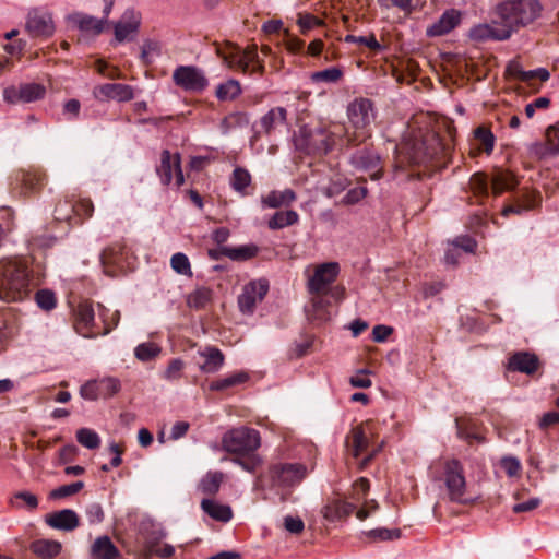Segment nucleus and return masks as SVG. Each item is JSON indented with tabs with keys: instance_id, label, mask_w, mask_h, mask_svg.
Instances as JSON below:
<instances>
[{
	"instance_id": "38",
	"label": "nucleus",
	"mask_w": 559,
	"mask_h": 559,
	"mask_svg": "<svg viewBox=\"0 0 559 559\" xmlns=\"http://www.w3.org/2000/svg\"><path fill=\"white\" fill-rule=\"evenodd\" d=\"M251 181L250 173L242 167H236L229 179L231 188L242 197L250 194L248 188L251 186Z\"/></svg>"
},
{
	"instance_id": "25",
	"label": "nucleus",
	"mask_w": 559,
	"mask_h": 559,
	"mask_svg": "<svg viewBox=\"0 0 559 559\" xmlns=\"http://www.w3.org/2000/svg\"><path fill=\"white\" fill-rule=\"evenodd\" d=\"M461 22V13L454 9L447 10L436 22L427 27L428 37H438L450 33Z\"/></svg>"
},
{
	"instance_id": "6",
	"label": "nucleus",
	"mask_w": 559,
	"mask_h": 559,
	"mask_svg": "<svg viewBox=\"0 0 559 559\" xmlns=\"http://www.w3.org/2000/svg\"><path fill=\"white\" fill-rule=\"evenodd\" d=\"M471 189L474 195L483 202L491 193L495 197L515 189L519 185L516 177L509 170L497 168L491 174L490 183L485 174L476 173L471 177Z\"/></svg>"
},
{
	"instance_id": "32",
	"label": "nucleus",
	"mask_w": 559,
	"mask_h": 559,
	"mask_svg": "<svg viewBox=\"0 0 559 559\" xmlns=\"http://www.w3.org/2000/svg\"><path fill=\"white\" fill-rule=\"evenodd\" d=\"M180 167V156L178 153L173 155L168 150L160 154V164L156 167V173L162 185L168 186L173 180V170Z\"/></svg>"
},
{
	"instance_id": "29",
	"label": "nucleus",
	"mask_w": 559,
	"mask_h": 559,
	"mask_svg": "<svg viewBox=\"0 0 559 559\" xmlns=\"http://www.w3.org/2000/svg\"><path fill=\"white\" fill-rule=\"evenodd\" d=\"M46 523L52 528L71 532L80 525V519L75 511L63 509L50 513L46 519Z\"/></svg>"
},
{
	"instance_id": "3",
	"label": "nucleus",
	"mask_w": 559,
	"mask_h": 559,
	"mask_svg": "<svg viewBox=\"0 0 559 559\" xmlns=\"http://www.w3.org/2000/svg\"><path fill=\"white\" fill-rule=\"evenodd\" d=\"M32 293L29 261L15 257L0 260V299L22 301Z\"/></svg>"
},
{
	"instance_id": "36",
	"label": "nucleus",
	"mask_w": 559,
	"mask_h": 559,
	"mask_svg": "<svg viewBox=\"0 0 559 559\" xmlns=\"http://www.w3.org/2000/svg\"><path fill=\"white\" fill-rule=\"evenodd\" d=\"M33 554L41 559H53L61 551V544L52 539H36L29 545Z\"/></svg>"
},
{
	"instance_id": "30",
	"label": "nucleus",
	"mask_w": 559,
	"mask_h": 559,
	"mask_svg": "<svg viewBox=\"0 0 559 559\" xmlns=\"http://www.w3.org/2000/svg\"><path fill=\"white\" fill-rule=\"evenodd\" d=\"M311 305L306 308L307 318L312 323L321 324L329 320L330 301L326 294H310Z\"/></svg>"
},
{
	"instance_id": "28",
	"label": "nucleus",
	"mask_w": 559,
	"mask_h": 559,
	"mask_svg": "<svg viewBox=\"0 0 559 559\" xmlns=\"http://www.w3.org/2000/svg\"><path fill=\"white\" fill-rule=\"evenodd\" d=\"M287 120V110L284 107H274L270 109L259 121V130L255 131L254 138L264 133L271 135L276 128L284 126Z\"/></svg>"
},
{
	"instance_id": "31",
	"label": "nucleus",
	"mask_w": 559,
	"mask_h": 559,
	"mask_svg": "<svg viewBox=\"0 0 559 559\" xmlns=\"http://www.w3.org/2000/svg\"><path fill=\"white\" fill-rule=\"evenodd\" d=\"M495 135L492 132L480 126L474 130V139L471 143V152L469 154L473 157H476L480 153H486L487 155L491 154L495 146Z\"/></svg>"
},
{
	"instance_id": "61",
	"label": "nucleus",
	"mask_w": 559,
	"mask_h": 559,
	"mask_svg": "<svg viewBox=\"0 0 559 559\" xmlns=\"http://www.w3.org/2000/svg\"><path fill=\"white\" fill-rule=\"evenodd\" d=\"M183 361L179 358H174L169 361L168 367L164 373V378L166 380H176L181 376V371L183 369Z\"/></svg>"
},
{
	"instance_id": "7",
	"label": "nucleus",
	"mask_w": 559,
	"mask_h": 559,
	"mask_svg": "<svg viewBox=\"0 0 559 559\" xmlns=\"http://www.w3.org/2000/svg\"><path fill=\"white\" fill-rule=\"evenodd\" d=\"M217 55L228 68L239 70L242 73H258L263 75L264 62L260 59L257 45L241 49L238 46L228 45L225 48H217Z\"/></svg>"
},
{
	"instance_id": "40",
	"label": "nucleus",
	"mask_w": 559,
	"mask_h": 559,
	"mask_svg": "<svg viewBox=\"0 0 559 559\" xmlns=\"http://www.w3.org/2000/svg\"><path fill=\"white\" fill-rule=\"evenodd\" d=\"M296 200V194L292 189L284 191H272L269 195L262 198V203L271 209H277L283 205H289Z\"/></svg>"
},
{
	"instance_id": "59",
	"label": "nucleus",
	"mask_w": 559,
	"mask_h": 559,
	"mask_svg": "<svg viewBox=\"0 0 559 559\" xmlns=\"http://www.w3.org/2000/svg\"><path fill=\"white\" fill-rule=\"evenodd\" d=\"M85 514L90 524H97L103 522L104 520V510L100 503L98 502H92L87 504L85 509Z\"/></svg>"
},
{
	"instance_id": "54",
	"label": "nucleus",
	"mask_w": 559,
	"mask_h": 559,
	"mask_svg": "<svg viewBox=\"0 0 559 559\" xmlns=\"http://www.w3.org/2000/svg\"><path fill=\"white\" fill-rule=\"evenodd\" d=\"M84 488V483L79 480L69 485H62L49 493L50 499H63L78 493Z\"/></svg>"
},
{
	"instance_id": "12",
	"label": "nucleus",
	"mask_w": 559,
	"mask_h": 559,
	"mask_svg": "<svg viewBox=\"0 0 559 559\" xmlns=\"http://www.w3.org/2000/svg\"><path fill=\"white\" fill-rule=\"evenodd\" d=\"M347 116L357 132L350 135L355 139V143H365L366 139L370 136L368 127L376 119L372 102L368 98H357L352 102L347 108Z\"/></svg>"
},
{
	"instance_id": "56",
	"label": "nucleus",
	"mask_w": 559,
	"mask_h": 559,
	"mask_svg": "<svg viewBox=\"0 0 559 559\" xmlns=\"http://www.w3.org/2000/svg\"><path fill=\"white\" fill-rule=\"evenodd\" d=\"M35 300L37 306L46 311H50L57 306V299L55 294L48 289L38 290L35 294Z\"/></svg>"
},
{
	"instance_id": "15",
	"label": "nucleus",
	"mask_w": 559,
	"mask_h": 559,
	"mask_svg": "<svg viewBox=\"0 0 559 559\" xmlns=\"http://www.w3.org/2000/svg\"><path fill=\"white\" fill-rule=\"evenodd\" d=\"M173 81L183 91L191 93H201L209 85L203 71L194 66L177 67L173 72Z\"/></svg>"
},
{
	"instance_id": "51",
	"label": "nucleus",
	"mask_w": 559,
	"mask_h": 559,
	"mask_svg": "<svg viewBox=\"0 0 559 559\" xmlns=\"http://www.w3.org/2000/svg\"><path fill=\"white\" fill-rule=\"evenodd\" d=\"M98 393L103 399H109L117 394L121 389L119 379L114 377H106L97 380Z\"/></svg>"
},
{
	"instance_id": "62",
	"label": "nucleus",
	"mask_w": 559,
	"mask_h": 559,
	"mask_svg": "<svg viewBox=\"0 0 559 559\" xmlns=\"http://www.w3.org/2000/svg\"><path fill=\"white\" fill-rule=\"evenodd\" d=\"M80 394L85 400L95 401L99 399L97 380L88 381L83 384L80 389Z\"/></svg>"
},
{
	"instance_id": "55",
	"label": "nucleus",
	"mask_w": 559,
	"mask_h": 559,
	"mask_svg": "<svg viewBox=\"0 0 559 559\" xmlns=\"http://www.w3.org/2000/svg\"><path fill=\"white\" fill-rule=\"evenodd\" d=\"M171 269L180 275H191V265L185 253L177 252L170 259Z\"/></svg>"
},
{
	"instance_id": "43",
	"label": "nucleus",
	"mask_w": 559,
	"mask_h": 559,
	"mask_svg": "<svg viewBox=\"0 0 559 559\" xmlns=\"http://www.w3.org/2000/svg\"><path fill=\"white\" fill-rule=\"evenodd\" d=\"M249 380V374L245 371H239L233 374H229L223 379L215 380L211 382L210 390L211 391H225L229 388L242 384Z\"/></svg>"
},
{
	"instance_id": "23",
	"label": "nucleus",
	"mask_w": 559,
	"mask_h": 559,
	"mask_svg": "<svg viewBox=\"0 0 559 559\" xmlns=\"http://www.w3.org/2000/svg\"><path fill=\"white\" fill-rule=\"evenodd\" d=\"M469 38L476 41H504L509 39L501 25L493 23V16L490 23H483L472 27L469 29Z\"/></svg>"
},
{
	"instance_id": "45",
	"label": "nucleus",
	"mask_w": 559,
	"mask_h": 559,
	"mask_svg": "<svg viewBox=\"0 0 559 559\" xmlns=\"http://www.w3.org/2000/svg\"><path fill=\"white\" fill-rule=\"evenodd\" d=\"M212 301V290L206 287L197 288L187 299L190 308L195 310L205 309Z\"/></svg>"
},
{
	"instance_id": "14",
	"label": "nucleus",
	"mask_w": 559,
	"mask_h": 559,
	"mask_svg": "<svg viewBox=\"0 0 559 559\" xmlns=\"http://www.w3.org/2000/svg\"><path fill=\"white\" fill-rule=\"evenodd\" d=\"M338 274L340 265L337 262H325L317 265L307 280L309 294H328V289L336 281Z\"/></svg>"
},
{
	"instance_id": "35",
	"label": "nucleus",
	"mask_w": 559,
	"mask_h": 559,
	"mask_svg": "<svg viewBox=\"0 0 559 559\" xmlns=\"http://www.w3.org/2000/svg\"><path fill=\"white\" fill-rule=\"evenodd\" d=\"M91 556L93 559H117L120 551L110 537L104 535L97 537L92 544Z\"/></svg>"
},
{
	"instance_id": "60",
	"label": "nucleus",
	"mask_w": 559,
	"mask_h": 559,
	"mask_svg": "<svg viewBox=\"0 0 559 559\" xmlns=\"http://www.w3.org/2000/svg\"><path fill=\"white\" fill-rule=\"evenodd\" d=\"M367 194L366 187H355L347 191V193L342 199L343 204L353 205L362 200Z\"/></svg>"
},
{
	"instance_id": "42",
	"label": "nucleus",
	"mask_w": 559,
	"mask_h": 559,
	"mask_svg": "<svg viewBox=\"0 0 559 559\" xmlns=\"http://www.w3.org/2000/svg\"><path fill=\"white\" fill-rule=\"evenodd\" d=\"M345 43L366 47L373 56L383 52L385 49V47L377 40L374 34H369L368 36L346 35Z\"/></svg>"
},
{
	"instance_id": "37",
	"label": "nucleus",
	"mask_w": 559,
	"mask_h": 559,
	"mask_svg": "<svg viewBox=\"0 0 559 559\" xmlns=\"http://www.w3.org/2000/svg\"><path fill=\"white\" fill-rule=\"evenodd\" d=\"M224 480V474L222 472H207L198 485V489L205 496H215L221 488Z\"/></svg>"
},
{
	"instance_id": "34",
	"label": "nucleus",
	"mask_w": 559,
	"mask_h": 559,
	"mask_svg": "<svg viewBox=\"0 0 559 559\" xmlns=\"http://www.w3.org/2000/svg\"><path fill=\"white\" fill-rule=\"evenodd\" d=\"M202 511L211 519L227 523L233 519V510L229 506L219 503L216 500L204 498L200 504Z\"/></svg>"
},
{
	"instance_id": "13",
	"label": "nucleus",
	"mask_w": 559,
	"mask_h": 559,
	"mask_svg": "<svg viewBox=\"0 0 559 559\" xmlns=\"http://www.w3.org/2000/svg\"><path fill=\"white\" fill-rule=\"evenodd\" d=\"M47 177L43 170H16L10 177L9 189L13 197L26 198L41 190Z\"/></svg>"
},
{
	"instance_id": "4",
	"label": "nucleus",
	"mask_w": 559,
	"mask_h": 559,
	"mask_svg": "<svg viewBox=\"0 0 559 559\" xmlns=\"http://www.w3.org/2000/svg\"><path fill=\"white\" fill-rule=\"evenodd\" d=\"M538 0H504L493 9V23L501 25L508 38L540 17Z\"/></svg>"
},
{
	"instance_id": "57",
	"label": "nucleus",
	"mask_w": 559,
	"mask_h": 559,
	"mask_svg": "<svg viewBox=\"0 0 559 559\" xmlns=\"http://www.w3.org/2000/svg\"><path fill=\"white\" fill-rule=\"evenodd\" d=\"M370 489V483L367 478L360 477L353 484L352 499L357 504L365 499Z\"/></svg>"
},
{
	"instance_id": "53",
	"label": "nucleus",
	"mask_w": 559,
	"mask_h": 559,
	"mask_svg": "<svg viewBox=\"0 0 559 559\" xmlns=\"http://www.w3.org/2000/svg\"><path fill=\"white\" fill-rule=\"evenodd\" d=\"M550 74L545 68H538L535 70L523 71L521 82L527 83L530 86L538 91L539 86L535 85V81L546 82Z\"/></svg>"
},
{
	"instance_id": "1",
	"label": "nucleus",
	"mask_w": 559,
	"mask_h": 559,
	"mask_svg": "<svg viewBox=\"0 0 559 559\" xmlns=\"http://www.w3.org/2000/svg\"><path fill=\"white\" fill-rule=\"evenodd\" d=\"M455 127L453 121L443 119L437 128L419 138L408 139L399 147L397 167H424V170L408 174L411 178L423 179L433 170L445 168L452 160L454 151Z\"/></svg>"
},
{
	"instance_id": "58",
	"label": "nucleus",
	"mask_w": 559,
	"mask_h": 559,
	"mask_svg": "<svg viewBox=\"0 0 559 559\" xmlns=\"http://www.w3.org/2000/svg\"><path fill=\"white\" fill-rule=\"evenodd\" d=\"M378 3L385 9L396 8L406 15L411 14L414 10L412 0H378Z\"/></svg>"
},
{
	"instance_id": "33",
	"label": "nucleus",
	"mask_w": 559,
	"mask_h": 559,
	"mask_svg": "<svg viewBox=\"0 0 559 559\" xmlns=\"http://www.w3.org/2000/svg\"><path fill=\"white\" fill-rule=\"evenodd\" d=\"M539 366V360L536 355L527 352H519L512 355L509 359V369L520 371L527 374L534 373Z\"/></svg>"
},
{
	"instance_id": "17",
	"label": "nucleus",
	"mask_w": 559,
	"mask_h": 559,
	"mask_svg": "<svg viewBox=\"0 0 559 559\" xmlns=\"http://www.w3.org/2000/svg\"><path fill=\"white\" fill-rule=\"evenodd\" d=\"M269 292V282L264 278L251 281L245 285L242 293L238 296V306L242 313L252 314L255 307L261 302Z\"/></svg>"
},
{
	"instance_id": "24",
	"label": "nucleus",
	"mask_w": 559,
	"mask_h": 559,
	"mask_svg": "<svg viewBox=\"0 0 559 559\" xmlns=\"http://www.w3.org/2000/svg\"><path fill=\"white\" fill-rule=\"evenodd\" d=\"M94 95L98 99H116L128 102L133 98V90L130 85L121 83H106L95 87Z\"/></svg>"
},
{
	"instance_id": "18",
	"label": "nucleus",
	"mask_w": 559,
	"mask_h": 559,
	"mask_svg": "<svg viewBox=\"0 0 559 559\" xmlns=\"http://www.w3.org/2000/svg\"><path fill=\"white\" fill-rule=\"evenodd\" d=\"M142 15L132 8L127 9L119 21L114 23V35L117 43L131 41L139 33Z\"/></svg>"
},
{
	"instance_id": "22",
	"label": "nucleus",
	"mask_w": 559,
	"mask_h": 559,
	"mask_svg": "<svg viewBox=\"0 0 559 559\" xmlns=\"http://www.w3.org/2000/svg\"><path fill=\"white\" fill-rule=\"evenodd\" d=\"M26 29L32 37H49L55 27L50 14L34 10L28 13Z\"/></svg>"
},
{
	"instance_id": "39",
	"label": "nucleus",
	"mask_w": 559,
	"mask_h": 559,
	"mask_svg": "<svg viewBox=\"0 0 559 559\" xmlns=\"http://www.w3.org/2000/svg\"><path fill=\"white\" fill-rule=\"evenodd\" d=\"M72 21L78 25V27L83 32H91L94 35H98L104 29V23L106 22L104 19L99 20L94 16L76 13L72 16Z\"/></svg>"
},
{
	"instance_id": "21",
	"label": "nucleus",
	"mask_w": 559,
	"mask_h": 559,
	"mask_svg": "<svg viewBox=\"0 0 559 559\" xmlns=\"http://www.w3.org/2000/svg\"><path fill=\"white\" fill-rule=\"evenodd\" d=\"M128 249L122 245H114L106 248L100 254V261L105 273L109 276H116L123 272L128 266Z\"/></svg>"
},
{
	"instance_id": "52",
	"label": "nucleus",
	"mask_w": 559,
	"mask_h": 559,
	"mask_svg": "<svg viewBox=\"0 0 559 559\" xmlns=\"http://www.w3.org/2000/svg\"><path fill=\"white\" fill-rule=\"evenodd\" d=\"M78 442L86 449L94 450L100 445L98 433L90 428H81L76 431Z\"/></svg>"
},
{
	"instance_id": "5",
	"label": "nucleus",
	"mask_w": 559,
	"mask_h": 559,
	"mask_svg": "<svg viewBox=\"0 0 559 559\" xmlns=\"http://www.w3.org/2000/svg\"><path fill=\"white\" fill-rule=\"evenodd\" d=\"M226 452L236 454L233 462L249 473H254L261 460L254 453L260 447V433L255 429L240 427L226 432L222 440Z\"/></svg>"
},
{
	"instance_id": "46",
	"label": "nucleus",
	"mask_w": 559,
	"mask_h": 559,
	"mask_svg": "<svg viewBox=\"0 0 559 559\" xmlns=\"http://www.w3.org/2000/svg\"><path fill=\"white\" fill-rule=\"evenodd\" d=\"M160 353L162 347L152 342L141 343L134 348L135 358L143 362L154 360Z\"/></svg>"
},
{
	"instance_id": "2",
	"label": "nucleus",
	"mask_w": 559,
	"mask_h": 559,
	"mask_svg": "<svg viewBox=\"0 0 559 559\" xmlns=\"http://www.w3.org/2000/svg\"><path fill=\"white\" fill-rule=\"evenodd\" d=\"M352 145H355V139L348 134L342 123L320 124L314 128L304 126L295 139L296 148L308 155L322 156L334 148Z\"/></svg>"
},
{
	"instance_id": "9",
	"label": "nucleus",
	"mask_w": 559,
	"mask_h": 559,
	"mask_svg": "<svg viewBox=\"0 0 559 559\" xmlns=\"http://www.w3.org/2000/svg\"><path fill=\"white\" fill-rule=\"evenodd\" d=\"M94 204L91 199H64L60 200L55 207L53 217L56 222L66 223L64 234L73 226L81 225L85 219L93 216Z\"/></svg>"
},
{
	"instance_id": "50",
	"label": "nucleus",
	"mask_w": 559,
	"mask_h": 559,
	"mask_svg": "<svg viewBox=\"0 0 559 559\" xmlns=\"http://www.w3.org/2000/svg\"><path fill=\"white\" fill-rule=\"evenodd\" d=\"M22 103H31L44 97L46 90L38 83H26L20 85Z\"/></svg>"
},
{
	"instance_id": "49",
	"label": "nucleus",
	"mask_w": 559,
	"mask_h": 559,
	"mask_svg": "<svg viewBox=\"0 0 559 559\" xmlns=\"http://www.w3.org/2000/svg\"><path fill=\"white\" fill-rule=\"evenodd\" d=\"M343 75L344 72L341 68L332 67L313 72L310 78L313 83H337L343 78Z\"/></svg>"
},
{
	"instance_id": "16",
	"label": "nucleus",
	"mask_w": 559,
	"mask_h": 559,
	"mask_svg": "<svg viewBox=\"0 0 559 559\" xmlns=\"http://www.w3.org/2000/svg\"><path fill=\"white\" fill-rule=\"evenodd\" d=\"M73 328L84 337H97L100 335V326L95 322V311L92 302L81 301L73 310Z\"/></svg>"
},
{
	"instance_id": "11",
	"label": "nucleus",
	"mask_w": 559,
	"mask_h": 559,
	"mask_svg": "<svg viewBox=\"0 0 559 559\" xmlns=\"http://www.w3.org/2000/svg\"><path fill=\"white\" fill-rule=\"evenodd\" d=\"M347 452L358 461V469L367 468L381 451V445L371 448L369 433L364 425L353 427L345 439Z\"/></svg>"
},
{
	"instance_id": "44",
	"label": "nucleus",
	"mask_w": 559,
	"mask_h": 559,
	"mask_svg": "<svg viewBox=\"0 0 559 559\" xmlns=\"http://www.w3.org/2000/svg\"><path fill=\"white\" fill-rule=\"evenodd\" d=\"M299 221V215L296 211H278L269 221L270 229H282L292 226Z\"/></svg>"
},
{
	"instance_id": "48",
	"label": "nucleus",
	"mask_w": 559,
	"mask_h": 559,
	"mask_svg": "<svg viewBox=\"0 0 559 559\" xmlns=\"http://www.w3.org/2000/svg\"><path fill=\"white\" fill-rule=\"evenodd\" d=\"M364 535L369 542L377 543L399 539L402 533L400 528L389 530L385 527H379L370 530L368 532H364Z\"/></svg>"
},
{
	"instance_id": "8",
	"label": "nucleus",
	"mask_w": 559,
	"mask_h": 559,
	"mask_svg": "<svg viewBox=\"0 0 559 559\" xmlns=\"http://www.w3.org/2000/svg\"><path fill=\"white\" fill-rule=\"evenodd\" d=\"M441 480L451 502L464 506L473 503L474 500L467 493L464 467L459 460L451 459L442 463Z\"/></svg>"
},
{
	"instance_id": "27",
	"label": "nucleus",
	"mask_w": 559,
	"mask_h": 559,
	"mask_svg": "<svg viewBox=\"0 0 559 559\" xmlns=\"http://www.w3.org/2000/svg\"><path fill=\"white\" fill-rule=\"evenodd\" d=\"M258 252L259 248L251 243L238 247H221L217 250H210V255L215 260L224 255L233 261H247L254 258Z\"/></svg>"
},
{
	"instance_id": "41",
	"label": "nucleus",
	"mask_w": 559,
	"mask_h": 559,
	"mask_svg": "<svg viewBox=\"0 0 559 559\" xmlns=\"http://www.w3.org/2000/svg\"><path fill=\"white\" fill-rule=\"evenodd\" d=\"M97 308H98V317L103 323V326L100 328V335H107L115 328L118 326L119 321H120V311L119 310L110 311V309L106 308L102 304H97Z\"/></svg>"
},
{
	"instance_id": "26",
	"label": "nucleus",
	"mask_w": 559,
	"mask_h": 559,
	"mask_svg": "<svg viewBox=\"0 0 559 559\" xmlns=\"http://www.w3.org/2000/svg\"><path fill=\"white\" fill-rule=\"evenodd\" d=\"M198 355L203 359V361L199 364V369L203 373H215L224 366L225 356L223 352L215 346H205L199 349Z\"/></svg>"
},
{
	"instance_id": "63",
	"label": "nucleus",
	"mask_w": 559,
	"mask_h": 559,
	"mask_svg": "<svg viewBox=\"0 0 559 559\" xmlns=\"http://www.w3.org/2000/svg\"><path fill=\"white\" fill-rule=\"evenodd\" d=\"M501 467L510 477L518 476L521 472L520 461L515 457H503L501 460Z\"/></svg>"
},
{
	"instance_id": "10",
	"label": "nucleus",
	"mask_w": 559,
	"mask_h": 559,
	"mask_svg": "<svg viewBox=\"0 0 559 559\" xmlns=\"http://www.w3.org/2000/svg\"><path fill=\"white\" fill-rule=\"evenodd\" d=\"M307 475V467L300 463H274L269 467V478L271 487L277 491L285 490L282 499L285 500L286 495L295 486H298Z\"/></svg>"
},
{
	"instance_id": "20",
	"label": "nucleus",
	"mask_w": 559,
	"mask_h": 559,
	"mask_svg": "<svg viewBox=\"0 0 559 559\" xmlns=\"http://www.w3.org/2000/svg\"><path fill=\"white\" fill-rule=\"evenodd\" d=\"M540 193L536 190L525 188L513 197L511 203L507 204L502 209L501 215L504 217H508L511 214L522 215L527 211H532L540 206Z\"/></svg>"
},
{
	"instance_id": "47",
	"label": "nucleus",
	"mask_w": 559,
	"mask_h": 559,
	"mask_svg": "<svg viewBox=\"0 0 559 559\" xmlns=\"http://www.w3.org/2000/svg\"><path fill=\"white\" fill-rule=\"evenodd\" d=\"M240 93V83L233 79L219 84L216 88V97L222 102L234 100Z\"/></svg>"
},
{
	"instance_id": "19",
	"label": "nucleus",
	"mask_w": 559,
	"mask_h": 559,
	"mask_svg": "<svg viewBox=\"0 0 559 559\" xmlns=\"http://www.w3.org/2000/svg\"><path fill=\"white\" fill-rule=\"evenodd\" d=\"M350 163L357 169L370 171L371 180H378L382 177L381 158L379 154L367 144L358 148L352 155Z\"/></svg>"
},
{
	"instance_id": "64",
	"label": "nucleus",
	"mask_w": 559,
	"mask_h": 559,
	"mask_svg": "<svg viewBox=\"0 0 559 559\" xmlns=\"http://www.w3.org/2000/svg\"><path fill=\"white\" fill-rule=\"evenodd\" d=\"M546 135H547V143H548L549 151H551L554 154H558L559 153V127H557V126L549 127Z\"/></svg>"
}]
</instances>
